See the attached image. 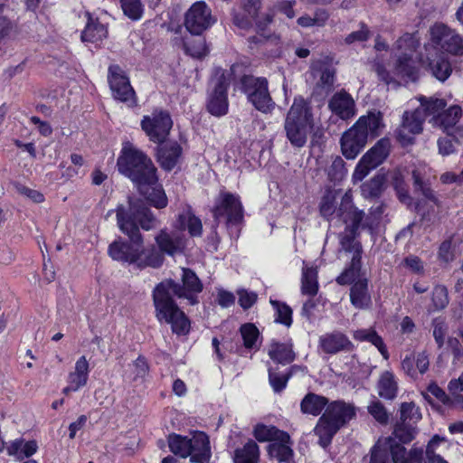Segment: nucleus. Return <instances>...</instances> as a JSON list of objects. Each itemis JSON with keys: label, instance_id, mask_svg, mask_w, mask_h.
Returning a JSON list of instances; mask_svg holds the SVG:
<instances>
[{"label": "nucleus", "instance_id": "f257e3e1", "mask_svg": "<svg viewBox=\"0 0 463 463\" xmlns=\"http://www.w3.org/2000/svg\"><path fill=\"white\" fill-rule=\"evenodd\" d=\"M182 283L181 286L172 279H165L154 288L152 294L156 319L171 325L172 331L177 335L189 332L190 321L173 296L186 298L190 305H195L198 303L197 294L203 289L202 282L189 269H182Z\"/></svg>", "mask_w": 463, "mask_h": 463}, {"label": "nucleus", "instance_id": "f03ea898", "mask_svg": "<svg viewBox=\"0 0 463 463\" xmlns=\"http://www.w3.org/2000/svg\"><path fill=\"white\" fill-rule=\"evenodd\" d=\"M117 221L122 232L128 236L132 243L137 244L136 255L133 258L135 260L132 264H136L140 269L160 267L164 260L162 252L153 246L142 248L143 238L137 224L142 229L149 231L156 228L158 222L145 203L139 199L130 198L128 213L123 206L118 207Z\"/></svg>", "mask_w": 463, "mask_h": 463}, {"label": "nucleus", "instance_id": "7ed1b4c3", "mask_svg": "<svg viewBox=\"0 0 463 463\" xmlns=\"http://www.w3.org/2000/svg\"><path fill=\"white\" fill-rule=\"evenodd\" d=\"M117 165L118 171L128 177L140 193H146V187L157 181L156 168L152 160L130 143L124 144Z\"/></svg>", "mask_w": 463, "mask_h": 463}, {"label": "nucleus", "instance_id": "20e7f679", "mask_svg": "<svg viewBox=\"0 0 463 463\" xmlns=\"http://www.w3.org/2000/svg\"><path fill=\"white\" fill-rule=\"evenodd\" d=\"M383 127L380 112H369L360 117L355 124L345 131L341 137L340 146L343 156L348 160L356 158L365 147L368 137L379 136Z\"/></svg>", "mask_w": 463, "mask_h": 463}, {"label": "nucleus", "instance_id": "39448f33", "mask_svg": "<svg viewBox=\"0 0 463 463\" xmlns=\"http://www.w3.org/2000/svg\"><path fill=\"white\" fill-rule=\"evenodd\" d=\"M314 128L312 107L303 97H296L284 123L287 138L295 147H303Z\"/></svg>", "mask_w": 463, "mask_h": 463}, {"label": "nucleus", "instance_id": "423d86ee", "mask_svg": "<svg viewBox=\"0 0 463 463\" xmlns=\"http://www.w3.org/2000/svg\"><path fill=\"white\" fill-rule=\"evenodd\" d=\"M364 216V213L358 210L353 203L352 192L346 191L341 197L338 210V219L345 224V228L339 233L338 238L341 249L353 256H361L362 253V247L356 237Z\"/></svg>", "mask_w": 463, "mask_h": 463}, {"label": "nucleus", "instance_id": "0eeeda50", "mask_svg": "<svg viewBox=\"0 0 463 463\" xmlns=\"http://www.w3.org/2000/svg\"><path fill=\"white\" fill-rule=\"evenodd\" d=\"M355 415L356 411L353 404L344 401L330 402L318 419L314 430L315 434L319 438V444L323 448L328 446L336 432Z\"/></svg>", "mask_w": 463, "mask_h": 463}, {"label": "nucleus", "instance_id": "6e6552de", "mask_svg": "<svg viewBox=\"0 0 463 463\" xmlns=\"http://www.w3.org/2000/svg\"><path fill=\"white\" fill-rule=\"evenodd\" d=\"M167 442L170 451L182 458L190 457L194 463H208L211 458L210 441L204 432H194L191 438L172 433Z\"/></svg>", "mask_w": 463, "mask_h": 463}, {"label": "nucleus", "instance_id": "1a4fd4ad", "mask_svg": "<svg viewBox=\"0 0 463 463\" xmlns=\"http://www.w3.org/2000/svg\"><path fill=\"white\" fill-rule=\"evenodd\" d=\"M395 45L401 53L396 60L393 74L402 79L415 80L420 61V56L417 52L418 39L411 33H404L397 40Z\"/></svg>", "mask_w": 463, "mask_h": 463}, {"label": "nucleus", "instance_id": "9d476101", "mask_svg": "<svg viewBox=\"0 0 463 463\" xmlns=\"http://www.w3.org/2000/svg\"><path fill=\"white\" fill-rule=\"evenodd\" d=\"M241 83L242 92L257 110L264 114L273 111L276 104L269 91L266 78L246 75L241 78Z\"/></svg>", "mask_w": 463, "mask_h": 463}, {"label": "nucleus", "instance_id": "9b49d317", "mask_svg": "<svg viewBox=\"0 0 463 463\" xmlns=\"http://www.w3.org/2000/svg\"><path fill=\"white\" fill-rule=\"evenodd\" d=\"M391 148L389 138L383 137L370 148L359 160L353 173L354 181H362L371 170L380 165L388 156Z\"/></svg>", "mask_w": 463, "mask_h": 463}, {"label": "nucleus", "instance_id": "f8f14e48", "mask_svg": "<svg viewBox=\"0 0 463 463\" xmlns=\"http://www.w3.org/2000/svg\"><path fill=\"white\" fill-rule=\"evenodd\" d=\"M173 121L168 112L156 110L150 115L144 116L141 128L154 143H163L170 133Z\"/></svg>", "mask_w": 463, "mask_h": 463}, {"label": "nucleus", "instance_id": "ddd939ff", "mask_svg": "<svg viewBox=\"0 0 463 463\" xmlns=\"http://www.w3.org/2000/svg\"><path fill=\"white\" fill-rule=\"evenodd\" d=\"M213 213L217 224L221 222V218H225L227 225L239 224L243 219V210L239 196L231 193H221Z\"/></svg>", "mask_w": 463, "mask_h": 463}, {"label": "nucleus", "instance_id": "4468645a", "mask_svg": "<svg viewBox=\"0 0 463 463\" xmlns=\"http://www.w3.org/2000/svg\"><path fill=\"white\" fill-rule=\"evenodd\" d=\"M215 23L210 8L203 1L195 2L186 12L184 26L193 35H201Z\"/></svg>", "mask_w": 463, "mask_h": 463}, {"label": "nucleus", "instance_id": "2eb2a0df", "mask_svg": "<svg viewBox=\"0 0 463 463\" xmlns=\"http://www.w3.org/2000/svg\"><path fill=\"white\" fill-rule=\"evenodd\" d=\"M431 40L445 52L463 54V38L453 29L444 24H436L430 28Z\"/></svg>", "mask_w": 463, "mask_h": 463}, {"label": "nucleus", "instance_id": "dca6fc26", "mask_svg": "<svg viewBox=\"0 0 463 463\" xmlns=\"http://www.w3.org/2000/svg\"><path fill=\"white\" fill-rule=\"evenodd\" d=\"M108 78L115 99L126 102L129 106L136 104L135 91L130 85L128 78L124 74L119 66H109Z\"/></svg>", "mask_w": 463, "mask_h": 463}, {"label": "nucleus", "instance_id": "f3484780", "mask_svg": "<svg viewBox=\"0 0 463 463\" xmlns=\"http://www.w3.org/2000/svg\"><path fill=\"white\" fill-rule=\"evenodd\" d=\"M425 118L423 109L420 108L411 112H404L402 123L396 132L399 141L403 145L411 143L412 137L410 134L415 135L422 131Z\"/></svg>", "mask_w": 463, "mask_h": 463}, {"label": "nucleus", "instance_id": "a211bd4d", "mask_svg": "<svg viewBox=\"0 0 463 463\" xmlns=\"http://www.w3.org/2000/svg\"><path fill=\"white\" fill-rule=\"evenodd\" d=\"M230 83L227 77L222 74L215 82L214 90L210 95L207 109L216 117H221L228 112L229 102L227 98V90Z\"/></svg>", "mask_w": 463, "mask_h": 463}, {"label": "nucleus", "instance_id": "6ab92c4d", "mask_svg": "<svg viewBox=\"0 0 463 463\" xmlns=\"http://www.w3.org/2000/svg\"><path fill=\"white\" fill-rule=\"evenodd\" d=\"M318 348L325 354H335L340 352H351L354 349L349 338L339 331L326 333L318 339Z\"/></svg>", "mask_w": 463, "mask_h": 463}, {"label": "nucleus", "instance_id": "aec40b11", "mask_svg": "<svg viewBox=\"0 0 463 463\" xmlns=\"http://www.w3.org/2000/svg\"><path fill=\"white\" fill-rule=\"evenodd\" d=\"M260 8V0H241V11L234 13V25L241 30L250 29L253 25V22L257 19Z\"/></svg>", "mask_w": 463, "mask_h": 463}, {"label": "nucleus", "instance_id": "412c9836", "mask_svg": "<svg viewBox=\"0 0 463 463\" xmlns=\"http://www.w3.org/2000/svg\"><path fill=\"white\" fill-rule=\"evenodd\" d=\"M389 450L392 463H422V449L413 446L410 450H407L392 437H389Z\"/></svg>", "mask_w": 463, "mask_h": 463}, {"label": "nucleus", "instance_id": "4be33fe9", "mask_svg": "<svg viewBox=\"0 0 463 463\" xmlns=\"http://www.w3.org/2000/svg\"><path fill=\"white\" fill-rule=\"evenodd\" d=\"M159 250L168 255H175L183 251L185 246V239L178 232H168L166 230H161L155 238Z\"/></svg>", "mask_w": 463, "mask_h": 463}, {"label": "nucleus", "instance_id": "5701e85b", "mask_svg": "<svg viewBox=\"0 0 463 463\" xmlns=\"http://www.w3.org/2000/svg\"><path fill=\"white\" fill-rule=\"evenodd\" d=\"M181 156L182 147L175 141L162 144L157 150V160L162 168L167 171L176 165Z\"/></svg>", "mask_w": 463, "mask_h": 463}, {"label": "nucleus", "instance_id": "b1692460", "mask_svg": "<svg viewBox=\"0 0 463 463\" xmlns=\"http://www.w3.org/2000/svg\"><path fill=\"white\" fill-rule=\"evenodd\" d=\"M329 108L333 113L342 119L352 118L354 111V101L353 98L346 92L335 93L329 101Z\"/></svg>", "mask_w": 463, "mask_h": 463}, {"label": "nucleus", "instance_id": "393cba45", "mask_svg": "<svg viewBox=\"0 0 463 463\" xmlns=\"http://www.w3.org/2000/svg\"><path fill=\"white\" fill-rule=\"evenodd\" d=\"M350 301L358 309L369 308L372 298L368 291V279H359L350 288Z\"/></svg>", "mask_w": 463, "mask_h": 463}, {"label": "nucleus", "instance_id": "a878e982", "mask_svg": "<svg viewBox=\"0 0 463 463\" xmlns=\"http://www.w3.org/2000/svg\"><path fill=\"white\" fill-rule=\"evenodd\" d=\"M178 228L187 230L190 236L200 237L203 232V224L199 217L195 216L190 207L184 209L177 219Z\"/></svg>", "mask_w": 463, "mask_h": 463}, {"label": "nucleus", "instance_id": "bb28decb", "mask_svg": "<svg viewBox=\"0 0 463 463\" xmlns=\"http://www.w3.org/2000/svg\"><path fill=\"white\" fill-rule=\"evenodd\" d=\"M329 404L328 399L314 392L307 393L300 402V411L303 414L318 416Z\"/></svg>", "mask_w": 463, "mask_h": 463}, {"label": "nucleus", "instance_id": "cd10ccee", "mask_svg": "<svg viewBox=\"0 0 463 463\" xmlns=\"http://www.w3.org/2000/svg\"><path fill=\"white\" fill-rule=\"evenodd\" d=\"M462 114V109L458 105L450 106L449 109L438 114L435 117L433 126L439 127L445 132L450 133V130L457 125Z\"/></svg>", "mask_w": 463, "mask_h": 463}, {"label": "nucleus", "instance_id": "c85d7f7f", "mask_svg": "<svg viewBox=\"0 0 463 463\" xmlns=\"http://www.w3.org/2000/svg\"><path fill=\"white\" fill-rule=\"evenodd\" d=\"M429 68L432 75L440 81H445L452 72L451 64L442 52H436L434 57L430 58Z\"/></svg>", "mask_w": 463, "mask_h": 463}, {"label": "nucleus", "instance_id": "c756f323", "mask_svg": "<svg viewBox=\"0 0 463 463\" xmlns=\"http://www.w3.org/2000/svg\"><path fill=\"white\" fill-rule=\"evenodd\" d=\"M377 392L384 400H393L397 396L398 383L394 374L390 371L382 373L377 383Z\"/></svg>", "mask_w": 463, "mask_h": 463}, {"label": "nucleus", "instance_id": "7c9ffc66", "mask_svg": "<svg viewBox=\"0 0 463 463\" xmlns=\"http://www.w3.org/2000/svg\"><path fill=\"white\" fill-rule=\"evenodd\" d=\"M90 365L86 356H80L75 363L74 370L68 374L67 383H71L73 387H84L89 379Z\"/></svg>", "mask_w": 463, "mask_h": 463}, {"label": "nucleus", "instance_id": "2f4dec72", "mask_svg": "<svg viewBox=\"0 0 463 463\" xmlns=\"http://www.w3.org/2000/svg\"><path fill=\"white\" fill-rule=\"evenodd\" d=\"M137 251V244H128L119 241H116L109 247V256L118 261L128 262L132 264L135 260L134 256Z\"/></svg>", "mask_w": 463, "mask_h": 463}, {"label": "nucleus", "instance_id": "473e14b6", "mask_svg": "<svg viewBox=\"0 0 463 463\" xmlns=\"http://www.w3.org/2000/svg\"><path fill=\"white\" fill-rule=\"evenodd\" d=\"M38 449L35 440L24 441L22 439H14L9 443L6 448L9 456L14 457L17 460L24 458H29L33 455Z\"/></svg>", "mask_w": 463, "mask_h": 463}, {"label": "nucleus", "instance_id": "72a5a7b5", "mask_svg": "<svg viewBox=\"0 0 463 463\" xmlns=\"http://www.w3.org/2000/svg\"><path fill=\"white\" fill-rule=\"evenodd\" d=\"M268 354L271 360L282 364H289L295 359V353L289 343L273 341L269 346Z\"/></svg>", "mask_w": 463, "mask_h": 463}, {"label": "nucleus", "instance_id": "f704fd0d", "mask_svg": "<svg viewBox=\"0 0 463 463\" xmlns=\"http://www.w3.org/2000/svg\"><path fill=\"white\" fill-rule=\"evenodd\" d=\"M359 279H366V278L361 271V256L356 254L352 256L349 267L336 278V282L339 285L345 286L354 284Z\"/></svg>", "mask_w": 463, "mask_h": 463}, {"label": "nucleus", "instance_id": "c9c22d12", "mask_svg": "<svg viewBox=\"0 0 463 463\" xmlns=\"http://www.w3.org/2000/svg\"><path fill=\"white\" fill-rule=\"evenodd\" d=\"M253 435L255 439L260 442L265 441H288L290 439L289 435L282 430H278L273 426H267L264 424H258L254 428Z\"/></svg>", "mask_w": 463, "mask_h": 463}, {"label": "nucleus", "instance_id": "e433bc0d", "mask_svg": "<svg viewBox=\"0 0 463 463\" xmlns=\"http://www.w3.org/2000/svg\"><path fill=\"white\" fill-rule=\"evenodd\" d=\"M234 463H259L260 449L253 440L248 441L242 448L234 451Z\"/></svg>", "mask_w": 463, "mask_h": 463}, {"label": "nucleus", "instance_id": "4c0bfd02", "mask_svg": "<svg viewBox=\"0 0 463 463\" xmlns=\"http://www.w3.org/2000/svg\"><path fill=\"white\" fill-rule=\"evenodd\" d=\"M302 294L314 297L318 291L317 270L312 267H304L301 279Z\"/></svg>", "mask_w": 463, "mask_h": 463}, {"label": "nucleus", "instance_id": "58836bf2", "mask_svg": "<svg viewBox=\"0 0 463 463\" xmlns=\"http://www.w3.org/2000/svg\"><path fill=\"white\" fill-rule=\"evenodd\" d=\"M288 441L275 440L269 445L268 451L271 458H276L279 462L288 463L293 457V450Z\"/></svg>", "mask_w": 463, "mask_h": 463}, {"label": "nucleus", "instance_id": "ea45409f", "mask_svg": "<svg viewBox=\"0 0 463 463\" xmlns=\"http://www.w3.org/2000/svg\"><path fill=\"white\" fill-rule=\"evenodd\" d=\"M419 101L420 102V109H423L424 116H432V124H434L435 117H437L438 114H441L442 111L445 110L444 109L447 105L444 99L433 97L426 98L424 96H420L419 97Z\"/></svg>", "mask_w": 463, "mask_h": 463}, {"label": "nucleus", "instance_id": "a19ab883", "mask_svg": "<svg viewBox=\"0 0 463 463\" xmlns=\"http://www.w3.org/2000/svg\"><path fill=\"white\" fill-rule=\"evenodd\" d=\"M107 28L100 23L90 21L81 33V40L89 43H98L107 37Z\"/></svg>", "mask_w": 463, "mask_h": 463}, {"label": "nucleus", "instance_id": "79ce46f5", "mask_svg": "<svg viewBox=\"0 0 463 463\" xmlns=\"http://www.w3.org/2000/svg\"><path fill=\"white\" fill-rule=\"evenodd\" d=\"M337 197L338 194L335 191H328L322 197L319 208L324 218L329 219L335 213L338 217Z\"/></svg>", "mask_w": 463, "mask_h": 463}, {"label": "nucleus", "instance_id": "37998d69", "mask_svg": "<svg viewBox=\"0 0 463 463\" xmlns=\"http://www.w3.org/2000/svg\"><path fill=\"white\" fill-rule=\"evenodd\" d=\"M144 194L150 203L158 209L165 208L167 205V198L164 190L157 184V181L153 185H148L145 189Z\"/></svg>", "mask_w": 463, "mask_h": 463}, {"label": "nucleus", "instance_id": "c03bdc74", "mask_svg": "<svg viewBox=\"0 0 463 463\" xmlns=\"http://www.w3.org/2000/svg\"><path fill=\"white\" fill-rule=\"evenodd\" d=\"M414 423H408V422H398L395 425V428L393 430L392 435L393 439H398L402 443H409L417 435V428L413 426Z\"/></svg>", "mask_w": 463, "mask_h": 463}, {"label": "nucleus", "instance_id": "a18cd8bd", "mask_svg": "<svg viewBox=\"0 0 463 463\" xmlns=\"http://www.w3.org/2000/svg\"><path fill=\"white\" fill-rule=\"evenodd\" d=\"M412 179L415 191H420L425 198L438 203V199L434 191L427 182L423 181L420 169L417 168L412 171Z\"/></svg>", "mask_w": 463, "mask_h": 463}, {"label": "nucleus", "instance_id": "49530a36", "mask_svg": "<svg viewBox=\"0 0 463 463\" xmlns=\"http://www.w3.org/2000/svg\"><path fill=\"white\" fill-rule=\"evenodd\" d=\"M370 463H392L389 450V438L379 441L373 448Z\"/></svg>", "mask_w": 463, "mask_h": 463}, {"label": "nucleus", "instance_id": "de8ad7c7", "mask_svg": "<svg viewBox=\"0 0 463 463\" xmlns=\"http://www.w3.org/2000/svg\"><path fill=\"white\" fill-rule=\"evenodd\" d=\"M422 416L420 408L413 402H402L400 407V422L416 424Z\"/></svg>", "mask_w": 463, "mask_h": 463}, {"label": "nucleus", "instance_id": "09e8293b", "mask_svg": "<svg viewBox=\"0 0 463 463\" xmlns=\"http://www.w3.org/2000/svg\"><path fill=\"white\" fill-rule=\"evenodd\" d=\"M270 303L275 309V321L288 327L290 326L292 324L291 308L285 303H280L277 300L270 299Z\"/></svg>", "mask_w": 463, "mask_h": 463}, {"label": "nucleus", "instance_id": "8fccbe9b", "mask_svg": "<svg viewBox=\"0 0 463 463\" xmlns=\"http://www.w3.org/2000/svg\"><path fill=\"white\" fill-rule=\"evenodd\" d=\"M185 52L194 58H202L208 53L205 41L203 38H198L194 41H184Z\"/></svg>", "mask_w": 463, "mask_h": 463}, {"label": "nucleus", "instance_id": "3c124183", "mask_svg": "<svg viewBox=\"0 0 463 463\" xmlns=\"http://www.w3.org/2000/svg\"><path fill=\"white\" fill-rule=\"evenodd\" d=\"M124 14L132 20H138L142 16L143 5L140 0H120Z\"/></svg>", "mask_w": 463, "mask_h": 463}, {"label": "nucleus", "instance_id": "603ef678", "mask_svg": "<svg viewBox=\"0 0 463 463\" xmlns=\"http://www.w3.org/2000/svg\"><path fill=\"white\" fill-rule=\"evenodd\" d=\"M432 303L435 310L444 309L449 304L448 289L438 285L432 291Z\"/></svg>", "mask_w": 463, "mask_h": 463}, {"label": "nucleus", "instance_id": "864d4df0", "mask_svg": "<svg viewBox=\"0 0 463 463\" xmlns=\"http://www.w3.org/2000/svg\"><path fill=\"white\" fill-rule=\"evenodd\" d=\"M368 412L381 424H386L389 420V414L385 407L377 400L368 405Z\"/></svg>", "mask_w": 463, "mask_h": 463}, {"label": "nucleus", "instance_id": "5fc2aeb1", "mask_svg": "<svg viewBox=\"0 0 463 463\" xmlns=\"http://www.w3.org/2000/svg\"><path fill=\"white\" fill-rule=\"evenodd\" d=\"M241 334L245 347H253L259 336L258 328L253 324H245L241 326Z\"/></svg>", "mask_w": 463, "mask_h": 463}, {"label": "nucleus", "instance_id": "6e6d98bb", "mask_svg": "<svg viewBox=\"0 0 463 463\" xmlns=\"http://www.w3.org/2000/svg\"><path fill=\"white\" fill-rule=\"evenodd\" d=\"M14 186L17 194L30 199L33 203H39L44 200L43 194L37 190L31 189L19 183H15Z\"/></svg>", "mask_w": 463, "mask_h": 463}, {"label": "nucleus", "instance_id": "4d7b16f0", "mask_svg": "<svg viewBox=\"0 0 463 463\" xmlns=\"http://www.w3.org/2000/svg\"><path fill=\"white\" fill-rule=\"evenodd\" d=\"M291 376V373L279 375L269 369V380L274 392H279L286 388L287 383Z\"/></svg>", "mask_w": 463, "mask_h": 463}, {"label": "nucleus", "instance_id": "13d9d810", "mask_svg": "<svg viewBox=\"0 0 463 463\" xmlns=\"http://www.w3.org/2000/svg\"><path fill=\"white\" fill-rule=\"evenodd\" d=\"M370 30L364 24H361V27L358 31L352 32L349 33L345 39V42L347 44H352L356 42H365L370 37Z\"/></svg>", "mask_w": 463, "mask_h": 463}, {"label": "nucleus", "instance_id": "bf43d9fd", "mask_svg": "<svg viewBox=\"0 0 463 463\" xmlns=\"http://www.w3.org/2000/svg\"><path fill=\"white\" fill-rule=\"evenodd\" d=\"M335 81V73L332 70L326 68L325 69L320 75L319 80L317 81V86L326 91H329Z\"/></svg>", "mask_w": 463, "mask_h": 463}, {"label": "nucleus", "instance_id": "052dcab7", "mask_svg": "<svg viewBox=\"0 0 463 463\" xmlns=\"http://www.w3.org/2000/svg\"><path fill=\"white\" fill-rule=\"evenodd\" d=\"M367 342H370L372 345H373L379 350L383 357L385 360H388L389 353L386 345H384L383 338L376 333L375 330L373 329L371 331Z\"/></svg>", "mask_w": 463, "mask_h": 463}, {"label": "nucleus", "instance_id": "680f3d73", "mask_svg": "<svg viewBox=\"0 0 463 463\" xmlns=\"http://www.w3.org/2000/svg\"><path fill=\"white\" fill-rule=\"evenodd\" d=\"M383 182V178L382 176L373 177L370 182L364 184V193H368L370 196H377L381 192Z\"/></svg>", "mask_w": 463, "mask_h": 463}, {"label": "nucleus", "instance_id": "e2e57ef3", "mask_svg": "<svg viewBox=\"0 0 463 463\" xmlns=\"http://www.w3.org/2000/svg\"><path fill=\"white\" fill-rule=\"evenodd\" d=\"M439 258L445 262H449L454 259L451 240H446L440 244Z\"/></svg>", "mask_w": 463, "mask_h": 463}, {"label": "nucleus", "instance_id": "0e129e2a", "mask_svg": "<svg viewBox=\"0 0 463 463\" xmlns=\"http://www.w3.org/2000/svg\"><path fill=\"white\" fill-rule=\"evenodd\" d=\"M447 334V326L443 321H435L433 327V336L439 347L444 345L445 336Z\"/></svg>", "mask_w": 463, "mask_h": 463}, {"label": "nucleus", "instance_id": "69168bd1", "mask_svg": "<svg viewBox=\"0 0 463 463\" xmlns=\"http://www.w3.org/2000/svg\"><path fill=\"white\" fill-rule=\"evenodd\" d=\"M387 178L392 185L395 188L405 185L404 184V171L402 168H395L387 174Z\"/></svg>", "mask_w": 463, "mask_h": 463}, {"label": "nucleus", "instance_id": "338daca9", "mask_svg": "<svg viewBox=\"0 0 463 463\" xmlns=\"http://www.w3.org/2000/svg\"><path fill=\"white\" fill-rule=\"evenodd\" d=\"M239 303L244 309L250 308L256 301L257 295L253 292H248L247 290L241 289L238 291Z\"/></svg>", "mask_w": 463, "mask_h": 463}, {"label": "nucleus", "instance_id": "774afa93", "mask_svg": "<svg viewBox=\"0 0 463 463\" xmlns=\"http://www.w3.org/2000/svg\"><path fill=\"white\" fill-rule=\"evenodd\" d=\"M428 392L435 396L444 405L449 402V395L447 394L437 383H432L428 386Z\"/></svg>", "mask_w": 463, "mask_h": 463}]
</instances>
